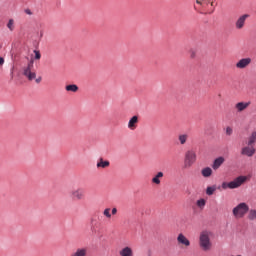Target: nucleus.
Listing matches in <instances>:
<instances>
[{"instance_id":"1","label":"nucleus","mask_w":256,"mask_h":256,"mask_svg":"<svg viewBox=\"0 0 256 256\" xmlns=\"http://www.w3.org/2000/svg\"><path fill=\"white\" fill-rule=\"evenodd\" d=\"M213 232L211 230H203L199 234L198 244L201 250L207 252L213 249Z\"/></svg>"},{"instance_id":"2","label":"nucleus","mask_w":256,"mask_h":256,"mask_svg":"<svg viewBox=\"0 0 256 256\" xmlns=\"http://www.w3.org/2000/svg\"><path fill=\"white\" fill-rule=\"evenodd\" d=\"M196 3L195 8L200 11V13H205L211 15L215 11V0H194Z\"/></svg>"},{"instance_id":"3","label":"nucleus","mask_w":256,"mask_h":256,"mask_svg":"<svg viewBox=\"0 0 256 256\" xmlns=\"http://www.w3.org/2000/svg\"><path fill=\"white\" fill-rule=\"evenodd\" d=\"M247 181V176H238L231 182H223L222 183V189L227 190V189H239L243 183Z\"/></svg>"},{"instance_id":"4","label":"nucleus","mask_w":256,"mask_h":256,"mask_svg":"<svg viewBox=\"0 0 256 256\" xmlns=\"http://www.w3.org/2000/svg\"><path fill=\"white\" fill-rule=\"evenodd\" d=\"M247 213H249V205L245 202L239 203L232 210V214L236 219H243Z\"/></svg>"},{"instance_id":"5","label":"nucleus","mask_w":256,"mask_h":256,"mask_svg":"<svg viewBox=\"0 0 256 256\" xmlns=\"http://www.w3.org/2000/svg\"><path fill=\"white\" fill-rule=\"evenodd\" d=\"M197 162V153L194 150L186 151L184 155V168L190 169Z\"/></svg>"},{"instance_id":"6","label":"nucleus","mask_w":256,"mask_h":256,"mask_svg":"<svg viewBox=\"0 0 256 256\" xmlns=\"http://www.w3.org/2000/svg\"><path fill=\"white\" fill-rule=\"evenodd\" d=\"M24 77L28 79V81H33L37 77V73L35 72V69L33 68V61L29 62L26 67L23 68Z\"/></svg>"},{"instance_id":"7","label":"nucleus","mask_w":256,"mask_h":256,"mask_svg":"<svg viewBox=\"0 0 256 256\" xmlns=\"http://www.w3.org/2000/svg\"><path fill=\"white\" fill-rule=\"evenodd\" d=\"M70 197L75 201H81L85 199V191L83 188H76L70 192Z\"/></svg>"},{"instance_id":"8","label":"nucleus","mask_w":256,"mask_h":256,"mask_svg":"<svg viewBox=\"0 0 256 256\" xmlns=\"http://www.w3.org/2000/svg\"><path fill=\"white\" fill-rule=\"evenodd\" d=\"M177 243H178L179 247H181L182 249H187V248L191 247V241H189L183 235V233L178 234V236H177Z\"/></svg>"},{"instance_id":"9","label":"nucleus","mask_w":256,"mask_h":256,"mask_svg":"<svg viewBox=\"0 0 256 256\" xmlns=\"http://www.w3.org/2000/svg\"><path fill=\"white\" fill-rule=\"evenodd\" d=\"M251 63H253V59L250 57L241 58L236 63V69H247Z\"/></svg>"},{"instance_id":"10","label":"nucleus","mask_w":256,"mask_h":256,"mask_svg":"<svg viewBox=\"0 0 256 256\" xmlns=\"http://www.w3.org/2000/svg\"><path fill=\"white\" fill-rule=\"evenodd\" d=\"M249 14H243L235 22V28L241 30L245 27V23H247V19H249Z\"/></svg>"},{"instance_id":"11","label":"nucleus","mask_w":256,"mask_h":256,"mask_svg":"<svg viewBox=\"0 0 256 256\" xmlns=\"http://www.w3.org/2000/svg\"><path fill=\"white\" fill-rule=\"evenodd\" d=\"M255 153H256L255 146L246 144V146H244L241 149V155H245L246 157H253V155H255Z\"/></svg>"},{"instance_id":"12","label":"nucleus","mask_w":256,"mask_h":256,"mask_svg":"<svg viewBox=\"0 0 256 256\" xmlns=\"http://www.w3.org/2000/svg\"><path fill=\"white\" fill-rule=\"evenodd\" d=\"M119 256H135V252L131 246H124L122 247L119 252Z\"/></svg>"},{"instance_id":"13","label":"nucleus","mask_w":256,"mask_h":256,"mask_svg":"<svg viewBox=\"0 0 256 256\" xmlns=\"http://www.w3.org/2000/svg\"><path fill=\"white\" fill-rule=\"evenodd\" d=\"M250 105H251V101L238 102L235 104V110L237 111V113H243V111L248 109Z\"/></svg>"},{"instance_id":"14","label":"nucleus","mask_w":256,"mask_h":256,"mask_svg":"<svg viewBox=\"0 0 256 256\" xmlns=\"http://www.w3.org/2000/svg\"><path fill=\"white\" fill-rule=\"evenodd\" d=\"M137 125H139V116H133L130 118L128 122V129H130V131H135V129H137Z\"/></svg>"},{"instance_id":"15","label":"nucleus","mask_w":256,"mask_h":256,"mask_svg":"<svg viewBox=\"0 0 256 256\" xmlns=\"http://www.w3.org/2000/svg\"><path fill=\"white\" fill-rule=\"evenodd\" d=\"M111 163L109 160H103V158H100L96 164L97 169H107Z\"/></svg>"},{"instance_id":"16","label":"nucleus","mask_w":256,"mask_h":256,"mask_svg":"<svg viewBox=\"0 0 256 256\" xmlns=\"http://www.w3.org/2000/svg\"><path fill=\"white\" fill-rule=\"evenodd\" d=\"M223 163H225V158L223 157L216 158L212 164V169H214V171H217V169H219V167H221Z\"/></svg>"},{"instance_id":"17","label":"nucleus","mask_w":256,"mask_h":256,"mask_svg":"<svg viewBox=\"0 0 256 256\" xmlns=\"http://www.w3.org/2000/svg\"><path fill=\"white\" fill-rule=\"evenodd\" d=\"M163 172H158L153 178H152V183L154 185H161V179H163Z\"/></svg>"},{"instance_id":"18","label":"nucleus","mask_w":256,"mask_h":256,"mask_svg":"<svg viewBox=\"0 0 256 256\" xmlns=\"http://www.w3.org/2000/svg\"><path fill=\"white\" fill-rule=\"evenodd\" d=\"M202 177L209 178L213 175V169L211 167H205L201 170Z\"/></svg>"},{"instance_id":"19","label":"nucleus","mask_w":256,"mask_h":256,"mask_svg":"<svg viewBox=\"0 0 256 256\" xmlns=\"http://www.w3.org/2000/svg\"><path fill=\"white\" fill-rule=\"evenodd\" d=\"M255 143H256V131L252 132L251 135L248 137L246 145H251L255 147Z\"/></svg>"},{"instance_id":"20","label":"nucleus","mask_w":256,"mask_h":256,"mask_svg":"<svg viewBox=\"0 0 256 256\" xmlns=\"http://www.w3.org/2000/svg\"><path fill=\"white\" fill-rule=\"evenodd\" d=\"M71 256H87V248H77Z\"/></svg>"},{"instance_id":"21","label":"nucleus","mask_w":256,"mask_h":256,"mask_svg":"<svg viewBox=\"0 0 256 256\" xmlns=\"http://www.w3.org/2000/svg\"><path fill=\"white\" fill-rule=\"evenodd\" d=\"M7 29L13 33L15 31V19L10 18L6 24Z\"/></svg>"},{"instance_id":"22","label":"nucleus","mask_w":256,"mask_h":256,"mask_svg":"<svg viewBox=\"0 0 256 256\" xmlns=\"http://www.w3.org/2000/svg\"><path fill=\"white\" fill-rule=\"evenodd\" d=\"M66 91L71 93H77L79 91V86L75 84H70L65 87Z\"/></svg>"},{"instance_id":"23","label":"nucleus","mask_w":256,"mask_h":256,"mask_svg":"<svg viewBox=\"0 0 256 256\" xmlns=\"http://www.w3.org/2000/svg\"><path fill=\"white\" fill-rule=\"evenodd\" d=\"M187 139H189V135H187V134H180L178 136V141H179L180 145H185V143H187Z\"/></svg>"},{"instance_id":"24","label":"nucleus","mask_w":256,"mask_h":256,"mask_svg":"<svg viewBox=\"0 0 256 256\" xmlns=\"http://www.w3.org/2000/svg\"><path fill=\"white\" fill-rule=\"evenodd\" d=\"M248 219L249 221H255L256 220V209H251L248 211Z\"/></svg>"},{"instance_id":"25","label":"nucleus","mask_w":256,"mask_h":256,"mask_svg":"<svg viewBox=\"0 0 256 256\" xmlns=\"http://www.w3.org/2000/svg\"><path fill=\"white\" fill-rule=\"evenodd\" d=\"M215 191H217V187H215V186H208L206 188V195L211 196V195H213V193H215Z\"/></svg>"},{"instance_id":"26","label":"nucleus","mask_w":256,"mask_h":256,"mask_svg":"<svg viewBox=\"0 0 256 256\" xmlns=\"http://www.w3.org/2000/svg\"><path fill=\"white\" fill-rule=\"evenodd\" d=\"M207 201H205V199H199L196 202L197 207H199V209H205V205H206Z\"/></svg>"},{"instance_id":"27","label":"nucleus","mask_w":256,"mask_h":256,"mask_svg":"<svg viewBox=\"0 0 256 256\" xmlns=\"http://www.w3.org/2000/svg\"><path fill=\"white\" fill-rule=\"evenodd\" d=\"M103 215L104 217H106V219H111V208H105L103 211Z\"/></svg>"},{"instance_id":"28","label":"nucleus","mask_w":256,"mask_h":256,"mask_svg":"<svg viewBox=\"0 0 256 256\" xmlns=\"http://www.w3.org/2000/svg\"><path fill=\"white\" fill-rule=\"evenodd\" d=\"M226 135H228V136H231V135H233V128H231V127H226Z\"/></svg>"},{"instance_id":"29","label":"nucleus","mask_w":256,"mask_h":256,"mask_svg":"<svg viewBox=\"0 0 256 256\" xmlns=\"http://www.w3.org/2000/svg\"><path fill=\"white\" fill-rule=\"evenodd\" d=\"M34 53H35V59L36 60L41 59V52H39L38 50H34Z\"/></svg>"},{"instance_id":"30","label":"nucleus","mask_w":256,"mask_h":256,"mask_svg":"<svg viewBox=\"0 0 256 256\" xmlns=\"http://www.w3.org/2000/svg\"><path fill=\"white\" fill-rule=\"evenodd\" d=\"M110 213H111V215H117V208H112Z\"/></svg>"},{"instance_id":"31","label":"nucleus","mask_w":256,"mask_h":256,"mask_svg":"<svg viewBox=\"0 0 256 256\" xmlns=\"http://www.w3.org/2000/svg\"><path fill=\"white\" fill-rule=\"evenodd\" d=\"M5 63V59L3 57H0V65H3Z\"/></svg>"},{"instance_id":"32","label":"nucleus","mask_w":256,"mask_h":256,"mask_svg":"<svg viewBox=\"0 0 256 256\" xmlns=\"http://www.w3.org/2000/svg\"><path fill=\"white\" fill-rule=\"evenodd\" d=\"M25 13H27V15H33V13L31 12V10H29V9L25 10Z\"/></svg>"},{"instance_id":"33","label":"nucleus","mask_w":256,"mask_h":256,"mask_svg":"<svg viewBox=\"0 0 256 256\" xmlns=\"http://www.w3.org/2000/svg\"><path fill=\"white\" fill-rule=\"evenodd\" d=\"M41 81V77L36 79V83H39Z\"/></svg>"},{"instance_id":"34","label":"nucleus","mask_w":256,"mask_h":256,"mask_svg":"<svg viewBox=\"0 0 256 256\" xmlns=\"http://www.w3.org/2000/svg\"><path fill=\"white\" fill-rule=\"evenodd\" d=\"M191 57H195V52H192Z\"/></svg>"},{"instance_id":"35","label":"nucleus","mask_w":256,"mask_h":256,"mask_svg":"<svg viewBox=\"0 0 256 256\" xmlns=\"http://www.w3.org/2000/svg\"><path fill=\"white\" fill-rule=\"evenodd\" d=\"M11 79H13V72H11Z\"/></svg>"}]
</instances>
